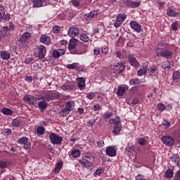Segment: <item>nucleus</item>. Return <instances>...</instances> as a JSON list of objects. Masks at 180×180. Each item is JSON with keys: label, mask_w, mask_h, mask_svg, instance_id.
Wrapping results in <instances>:
<instances>
[{"label": "nucleus", "mask_w": 180, "mask_h": 180, "mask_svg": "<svg viewBox=\"0 0 180 180\" xmlns=\"http://www.w3.org/2000/svg\"><path fill=\"white\" fill-rule=\"evenodd\" d=\"M156 54L158 57H163L164 58L169 59L174 56V53L171 51L164 50L161 48H157Z\"/></svg>", "instance_id": "obj_1"}, {"label": "nucleus", "mask_w": 180, "mask_h": 180, "mask_svg": "<svg viewBox=\"0 0 180 180\" xmlns=\"http://www.w3.org/2000/svg\"><path fill=\"white\" fill-rule=\"evenodd\" d=\"M39 60H43L46 58V54L47 53V49L43 45L37 46L36 48Z\"/></svg>", "instance_id": "obj_2"}, {"label": "nucleus", "mask_w": 180, "mask_h": 180, "mask_svg": "<svg viewBox=\"0 0 180 180\" xmlns=\"http://www.w3.org/2000/svg\"><path fill=\"white\" fill-rule=\"evenodd\" d=\"M49 139L52 144H61L63 141V137L57 135L56 133L52 132L49 135Z\"/></svg>", "instance_id": "obj_3"}, {"label": "nucleus", "mask_w": 180, "mask_h": 180, "mask_svg": "<svg viewBox=\"0 0 180 180\" xmlns=\"http://www.w3.org/2000/svg\"><path fill=\"white\" fill-rule=\"evenodd\" d=\"M162 143L167 147H172L175 144V139L170 136H163L162 138Z\"/></svg>", "instance_id": "obj_4"}, {"label": "nucleus", "mask_w": 180, "mask_h": 180, "mask_svg": "<svg viewBox=\"0 0 180 180\" xmlns=\"http://www.w3.org/2000/svg\"><path fill=\"white\" fill-rule=\"evenodd\" d=\"M126 20V15L125 14H119L114 22L115 27H120L122 23Z\"/></svg>", "instance_id": "obj_5"}, {"label": "nucleus", "mask_w": 180, "mask_h": 180, "mask_svg": "<svg viewBox=\"0 0 180 180\" xmlns=\"http://www.w3.org/2000/svg\"><path fill=\"white\" fill-rule=\"evenodd\" d=\"M105 153L108 157H116L117 148L115 146H108L106 148Z\"/></svg>", "instance_id": "obj_6"}, {"label": "nucleus", "mask_w": 180, "mask_h": 180, "mask_svg": "<svg viewBox=\"0 0 180 180\" xmlns=\"http://www.w3.org/2000/svg\"><path fill=\"white\" fill-rule=\"evenodd\" d=\"M31 2H32L33 8H41L47 5V1L45 0H31Z\"/></svg>", "instance_id": "obj_7"}, {"label": "nucleus", "mask_w": 180, "mask_h": 180, "mask_svg": "<svg viewBox=\"0 0 180 180\" xmlns=\"http://www.w3.org/2000/svg\"><path fill=\"white\" fill-rule=\"evenodd\" d=\"M129 25L131 29H133L137 33H140L141 32V25L139 24L137 22L132 20L130 22Z\"/></svg>", "instance_id": "obj_8"}, {"label": "nucleus", "mask_w": 180, "mask_h": 180, "mask_svg": "<svg viewBox=\"0 0 180 180\" xmlns=\"http://www.w3.org/2000/svg\"><path fill=\"white\" fill-rule=\"evenodd\" d=\"M25 102L32 106H36V101L34 100V96H25L23 97Z\"/></svg>", "instance_id": "obj_9"}, {"label": "nucleus", "mask_w": 180, "mask_h": 180, "mask_svg": "<svg viewBox=\"0 0 180 180\" xmlns=\"http://www.w3.org/2000/svg\"><path fill=\"white\" fill-rule=\"evenodd\" d=\"M128 60L129 61V64H131V65L135 68H137V67L140 65V63H139L137 59H136V57H134L133 55H129L128 56Z\"/></svg>", "instance_id": "obj_10"}, {"label": "nucleus", "mask_w": 180, "mask_h": 180, "mask_svg": "<svg viewBox=\"0 0 180 180\" xmlns=\"http://www.w3.org/2000/svg\"><path fill=\"white\" fill-rule=\"evenodd\" d=\"M79 164H81L82 167L89 168V167H92L94 162L88 160L87 159L82 158L79 160Z\"/></svg>", "instance_id": "obj_11"}, {"label": "nucleus", "mask_w": 180, "mask_h": 180, "mask_svg": "<svg viewBox=\"0 0 180 180\" xmlns=\"http://www.w3.org/2000/svg\"><path fill=\"white\" fill-rule=\"evenodd\" d=\"M68 34L70 37H75V36L79 34V29L75 27H71L68 30Z\"/></svg>", "instance_id": "obj_12"}, {"label": "nucleus", "mask_w": 180, "mask_h": 180, "mask_svg": "<svg viewBox=\"0 0 180 180\" xmlns=\"http://www.w3.org/2000/svg\"><path fill=\"white\" fill-rule=\"evenodd\" d=\"M125 66L123 64V62L117 63V65L114 67L115 71H117V74H122L123 71H124Z\"/></svg>", "instance_id": "obj_13"}, {"label": "nucleus", "mask_w": 180, "mask_h": 180, "mask_svg": "<svg viewBox=\"0 0 180 180\" xmlns=\"http://www.w3.org/2000/svg\"><path fill=\"white\" fill-rule=\"evenodd\" d=\"M65 54V50L58 49V50H54L53 51L52 56L53 58H58V57H61V56H64Z\"/></svg>", "instance_id": "obj_14"}, {"label": "nucleus", "mask_w": 180, "mask_h": 180, "mask_svg": "<svg viewBox=\"0 0 180 180\" xmlns=\"http://www.w3.org/2000/svg\"><path fill=\"white\" fill-rule=\"evenodd\" d=\"M179 154H174L172 157H170V161L173 162L174 165H179Z\"/></svg>", "instance_id": "obj_15"}, {"label": "nucleus", "mask_w": 180, "mask_h": 180, "mask_svg": "<svg viewBox=\"0 0 180 180\" xmlns=\"http://www.w3.org/2000/svg\"><path fill=\"white\" fill-rule=\"evenodd\" d=\"M77 44H78V40H77V39H70L69 42V46H68L70 51H72V50H74Z\"/></svg>", "instance_id": "obj_16"}, {"label": "nucleus", "mask_w": 180, "mask_h": 180, "mask_svg": "<svg viewBox=\"0 0 180 180\" xmlns=\"http://www.w3.org/2000/svg\"><path fill=\"white\" fill-rule=\"evenodd\" d=\"M41 43H43V44H46V46H49L51 44V41L50 38L46 35H42L40 38Z\"/></svg>", "instance_id": "obj_17"}, {"label": "nucleus", "mask_w": 180, "mask_h": 180, "mask_svg": "<svg viewBox=\"0 0 180 180\" xmlns=\"http://www.w3.org/2000/svg\"><path fill=\"white\" fill-rule=\"evenodd\" d=\"M125 2H126V5H127V6H131V8H137L140 6L141 4V2L140 1L136 2V1H130L129 0H127Z\"/></svg>", "instance_id": "obj_18"}, {"label": "nucleus", "mask_w": 180, "mask_h": 180, "mask_svg": "<svg viewBox=\"0 0 180 180\" xmlns=\"http://www.w3.org/2000/svg\"><path fill=\"white\" fill-rule=\"evenodd\" d=\"M120 130H122V124H117V125H114L112 133L117 136L120 133Z\"/></svg>", "instance_id": "obj_19"}, {"label": "nucleus", "mask_w": 180, "mask_h": 180, "mask_svg": "<svg viewBox=\"0 0 180 180\" xmlns=\"http://www.w3.org/2000/svg\"><path fill=\"white\" fill-rule=\"evenodd\" d=\"M30 37V33L25 32L20 38V41H21V43H26V41L29 40Z\"/></svg>", "instance_id": "obj_20"}, {"label": "nucleus", "mask_w": 180, "mask_h": 180, "mask_svg": "<svg viewBox=\"0 0 180 180\" xmlns=\"http://www.w3.org/2000/svg\"><path fill=\"white\" fill-rule=\"evenodd\" d=\"M108 123H110V124H120V117H119V116L115 117V118H111L109 120Z\"/></svg>", "instance_id": "obj_21"}, {"label": "nucleus", "mask_w": 180, "mask_h": 180, "mask_svg": "<svg viewBox=\"0 0 180 180\" xmlns=\"http://www.w3.org/2000/svg\"><path fill=\"white\" fill-rule=\"evenodd\" d=\"M0 56L3 60H9L11 58V54L6 51H1Z\"/></svg>", "instance_id": "obj_22"}, {"label": "nucleus", "mask_w": 180, "mask_h": 180, "mask_svg": "<svg viewBox=\"0 0 180 180\" xmlns=\"http://www.w3.org/2000/svg\"><path fill=\"white\" fill-rule=\"evenodd\" d=\"M44 101L46 102H50L53 101V97L51 96V91H47L44 94Z\"/></svg>", "instance_id": "obj_23"}, {"label": "nucleus", "mask_w": 180, "mask_h": 180, "mask_svg": "<svg viewBox=\"0 0 180 180\" xmlns=\"http://www.w3.org/2000/svg\"><path fill=\"white\" fill-rule=\"evenodd\" d=\"M167 15L172 18H175L176 16H178L179 15V13H178V12H175V11H174V9L169 8L167 11Z\"/></svg>", "instance_id": "obj_24"}, {"label": "nucleus", "mask_w": 180, "mask_h": 180, "mask_svg": "<svg viewBox=\"0 0 180 180\" xmlns=\"http://www.w3.org/2000/svg\"><path fill=\"white\" fill-rule=\"evenodd\" d=\"M75 106V103L74 101H68L66 103V105L65 108H66L69 112H71L74 110V107Z\"/></svg>", "instance_id": "obj_25"}, {"label": "nucleus", "mask_w": 180, "mask_h": 180, "mask_svg": "<svg viewBox=\"0 0 180 180\" xmlns=\"http://www.w3.org/2000/svg\"><path fill=\"white\" fill-rule=\"evenodd\" d=\"M124 92H126V88L123 86H118L117 91V96H123V95H124Z\"/></svg>", "instance_id": "obj_26"}, {"label": "nucleus", "mask_w": 180, "mask_h": 180, "mask_svg": "<svg viewBox=\"0 0 180 180\" xmlns=\"http://www.w3.org/2000/svg\"><path fill=\"white\" fill-rule=\"evenodd\" d=\"M78 86L79 89H82L85 88V79L83 77L77 78Z\"/></svg>", "instance_id": "obj_27"}, {"label": "nucleus", "mask_w": 180, "mask_h": 180, "mask_svg": "<svg viewBox=\"0 0 180 180\" xmlns=\"http://www.w3.org/2000/svg\"><path fill=\"white\" fill-rule=\"evenodd\" d=\"M165 178L171 179L172 176H174V169H168L167 171L165 172Z\"/></svg>", "instance_id": "obj_28"}, {"label": "nucleus", "mask_w": 180, "mask_h": 180, "mask_svg": "<svg viewBox=\"0 0 180 180\" xmlns=\"http://www.w3.org/2000/svg\"><path fill=\"white\" fill-rule=\"evenodd\" d=\"M148 68L147 67H143V68L140 69L137 72V75L138 77H143V75H146L147 74Z\"/></svg>", "instance_id": "obj_29"}, {"label": "nucleus", "mask_w": 180, "mask_h": 180, "mask_svg": "<svg viewBox=\"0 0 180 180\" xmlns=\"http://www.w3.org/2000/svg\"><path fill=\"white\" fill-rule=\"evenodd\" d=\"M47 106H48L47 103H46V101H40L38 103V108L41 111L44 110L47 108Z\"/></svg>", "instance_id": "obj_30"}, {"label": "nucleus", "mask_w": 180, "mask_h": 180, "mask_svg": "<svg viewBox=\"0 0 180 180\" xmlns=\"http://www.w3.org/2000/svg\"><path fill=\"white\" fill-rule=\"evenodd\" d=\"M8 26L4 27L2 30H0V40L1 39L5 37V36H8Z\"/></svg>", "instance_id": "obj_31"}, {"label": "nucleus", "mask_w": 180, "mask_h": 180, "mask_svg": "<svg viewBox=\"0 0 180 180\" xmlns=\"http://www.w3.org/2000/svg\"><path fill=\"white\" fill-rule=\"evenodd\" d=\"M81 155V151L78 149L72 150L71 152V156L72 158H78Z\"/></svg>", "instance_id": "obj_32"}, {"label": "nucleus", "mask_w": 180, "mask_h": 180, "mask_svg": "<svg viewBox=\"0 0 180 180\" xmlns=\"http://www.w3.org/2000/svg\"><path fill=\"white\" fill-rule=\"evenodd\" d=\"M28 141H29V139H27V137L23 136V137L20 138L18 140L17 143L18 144H20L21 146L22 145L25 146V144H26Z\"/></svg>", "instance_id": "obj_33"}, {"label": "nucleus", "mask_w": 180, "mask_h": 180, "mask_svg": "<svg viewBox=\"0 0 180 180\" xmlns=\"http://www.w3.org/2000/svg\"><path fill=\"white\" fill-rule=\"evenodd\" d=\"M1 113L8 116L9 115H12L13 113V111L8 108H4L1 110Z\"/></svg>", "instance_id": "obj_34"}, {"label": "nucleus", "mask_w": 180, "mask_h": 180, "mask_svg": "<svg viewBox=\"0 0 180 180\" xmlns=\"http://www.w3.org/2000/svg\"><path fill=\"white\" fill-rule=\"evenodd\" d=\"M51 97L52 101H54L55 99H60V93L57 91H51Z\"/></svg>", "instance_id": "obj_35"}, {"label": "nucleus", "mask_w": 180, "mask_h": 180, "mask_svg": "<svg viewBox=\"0 0 180 180\" xmlns=\"http://www.w3.org/2000/svg\"><path fill=\"white\" fill-rule=\"evenodd\" d=\"M141 80L139 79H131L129 80V85H140Z\"/></svg>", "instance_id": "obj_36"}, {"label": "nucleus", "mask_w": 180, "mask_h": 180, "mask_svg": "<svg viewBox=\"0 0 180 180\" xmlns=\"http://www.w3.org/2000/svg\"><path fill=\"white\" fill-rule=\"evenodd\" d=\"M70 112L66 107H65V108H63L60 112L59 115L60 116H62V117H65V116H67L68 115H70Z\"/></svg>", "instance_id": "obj_37"}, {"label": "nucleus", "mask_w": 180, "mask_h": 180, "mask_svg": "<svg viewBox=\"0 0 180 180\" xmlns=\"http://www.w3.org/2000/svg\"><path fill=\"white\" fill-rule=\"evenodd\" d=\"M80 40L84 43H87V41L89 40V37L86 34L83 33L80 34Z\"/></svg>", "instance_id": "obj_38"}, {"label": "nucleus", "mask_w": 180, "mask_h": 180, "mask_svg": "<svg viewBox=\"0 0 180 180\" xmlns=\"http://www.w3.org/2000/svg\"><path fill=\"white\" fill-rule=\"evenodd\" d=\"M172 67H174L172 62L167 61L164 65L162 66V68H163V70H167L171 68Z\"/></svg>", "instance_id": "obj_39"}, {"label": "nucleus", "mask_w": 180, "mask_h": 180, "mask_svg": "<svg viewBox=\"0 0 180 180\" xmlns=\"http://www.w3.org/2000/svg\"><path fill=\"white\" fill-rule=\"evenodd\" d=\"M61 168H63V162H59L58 163H56V166H55V172H60V171L61 170Z\"/></svg>", "instance_id": "obj_40"}, {"label": "nucleus", "mask_w": 180, "mask_h": 180, "mask_svg": "<svg viewBox=\"0 0 180 180\" xmlns=\"http://www.w3.org/2000/svg\"><path fill=\"white\" fill-rule=\"evenodd\" d=\"M45 129L44 127H37V134H39V136H42V134H44Z\"/></svg>", "instance_id": "obj_41"}, {"label": "nucleus", "mask_w": 180, "mask_h": 180, "mask_svg": "<svg viewBox=\"0 0 180 180\" xmlns=\"http://www.w3.org/2000/svg\"><path fill=\"white\" fill-rule=\"evenodd\" d=\"M11 125L13 127H19V126H20V121L18 119H14L12 121Z\"/></svg>", "instance_id": "obj_42"}, {"label": "nucleus", "mask_w": 180, "mask_h": 180, "mask_svg": "<svg viewBox=\"0 0 180 180\" xmlns=\"http://www.w3.org/2000/svg\"><path fill=\"white\" fill-rule=\"evenodd\" d=\"M77 65L78 63H73L72 64L67 65L66 68L68 70H75Z\"/></svg>", "instance_id": "obj_43"}, {"label": "nucleus", "mask_w": 180, "mask_h": 180, "mask_svg": "<svg viewBox=\"0 0 180 180\" xmlns=\"http://www.w3.org/2000/svg\"><path fill=\"white\" fill-rule=\"evenodd\" d=\"M157 109L159 110V112H164V110L166 109V107L164 104L160 103L157 105Z\"/></svg>", "instance_id": "obj_44"}, {"label": "nucleus", "mask_w": 180, "mask_h": 180, "mask_svg": "<svg viewBox=\"0 0 180 180\" xmlns=\"http://www.w3.org/2000/svg\"><path fill=\"white\" fill-rule=\"evenodd\" d=\"M138 144H139V146H146V143H147V140L145 138H141L139 139H138L137 141Z\"/></svg>", "instance_id": "obj_45"}, {"label": "nucleus", "mask_w": 180, "mask_h": 180, "mask_svg": "<svg viewBox=\"0 0 180 180\" xmlns=\"http://www.w3.org/2000/svg\"><path fill=\"white\" fill-rule=\"evenodd\" d=\"M15 29V25H13V22L9 23V27H7V30L6 32H7V36L9 34V32H12Z\"/></svg>", "instance_id": "obj_46"}, {"label": "nucleus", "mask_w": 180, "mask_h": 180, "mask_svg": "<svg viewBox=\"0 0 180 180\" xmlns=\"http://www.w3.org/2000/svg\"><path fill=\"white\" fill-rule=\"evenodd\" d=\"M112 116H113V112H107L103 115V117H104V119H105V120H108V119H110Z\"/></svg>", "instance_id": "obj_47"}, {"label": "nucleus", "mask_w": 180, "mask_h": 180, "mask_svg": "<svg viewBox=\"0 0 180 180\" xmlns=\"http://www.w3.org/2000/svg\"><path fill=\"white\" fill-rule=\"evenodd\" d=\"M61 89H63V91H70L72 89V86L63 84L61 86Z\"/></svg>", "instance_id": "obj_48"}, {"label": "nucleus", "mask_w": 180, "mask_h": 180, "mask_svg": "<svg viewBox=\"0 0 180 180\" xmlns=\"http://www.w3.org/2000/svg\"><path fill=\"white\" fill-rule=\"evenodd\" d=\"M95 96H96L95 95V93H94V92L88 93L86 94L87 99H89L90 101H91V99H94Z\"/></svg>", "instance_id": "obj_49"}, {"label": "nucleus", "mask_w": 180, "mask_h": 180, "mask_svg": "<svg viewBox=\"0 0 180 180\" xmlns=\"http://www.w3.org/2000/svg\"><path fill=\"white\" fill-rule=\"evenodd\" d=\"M34 96V100H35V103L37 102V101H44V95L43 96L39 95V96Z\"/></svg>", "instance_id": "obj_50"}, {"label": "nucleus", "mask_w": 180, "mask_h": 180, "mask_svg": "<svg viewBox=\"0 0 180 180\" xmlns=\"http://www.w3.org/2000/svg\"><path fill=\"white\" fill-rule=\"evenodd\" d=\"M2 19L4 22H8L9 19H11V15L9 13L5 14L4 13V15H3Z\"/></svg>", "instance_id": "obj_51"}, {"label": "nucleus", "mask_w": 180, "mask_h": 180, "mask_svg": "<svg viewBox=\"0 0 180 180\" xmlns=\"http://www.w3.org/2000/svg\"><path fill=\"white\" fill-rule=\"evenodd\" d=\"M180 72L176 71L173 73V79H179Z\"/></svg>", "instance_id": "obj_52"}, {"label": "nucleus", "mask_w": 180, "mask_h": 180, "mask_svg": "<svg viewBox=\"0 0 180 180\" xmlns=\"http://www.w3.org/2000/svg\"><path fill=\"white\" fill-rule=\"evenodd\" d=\"M162 126H164L165 127L168 128L171 126V123H169V121L165 120L162 123Z\"/></svg>", "instance_id": "obj_53"}, {"label": "nucleus", "mask_w": 180, "mask_h": 180, "mask_svg": "<svg viewBox=\"0 0 180 180\" xmlns=\"http://www.w3.org/2000/svg\"><path fill=\"white\" fill-rule=\"evenodd\" d=\"M12 133V130L11 129H6L3 131L4 136H9Z\"/></svg>", "instance_id": "obj_54"}, {"label": "nucleus", "mask_w": 180, "mask_h": 180, "mask_svg": "<svg viewBox=\"0 0 180 180\" xmlns=\"http://www.w3.org/2000/svg\"><path fill=\"white\" fill-rule=\"evenodd\" d=\"M84 53H85V51H79L78 49H75L73 51H72V54L81 55V54H84Z\"/></svg>", "instance_id": "obj_55"}, {"label": "nucleus", "mask_w": 180, "mask_h": 180, "mask_svg": "<svg viewBox=\"0 0 180 180\" xmlns=\"http://www.w3.org/2000/svg\"><path fill=\"white\" fill-rule=\"evenodd\" d=\"M8 167V162L0 161V168L5 169Z\"/></svg>", "instance_id": "obj_56"}, {"label": "nucleus", "mask_w": 180, "mask_h": 180, "mask_svg": "<svg viewBox=\"0 0 180 180\" xmlns=\"http://www.w3.org/2000/svg\"><path fill=\"white\" fill-rule=\"evenodd\" d=\"M60 30H61V27H60V26L58 25H55L53 27V33H58V32H60Z\"/></svg>", "instance_id": "obj_57"}, {"label": "nucleus", "mask_w": 180, "mask_h": 180, "mask_svg": "<svg viewBox=\"0 0 180 180\" xmlns=\"http://www.w3.org/2000/svg\"><path fill=\"white\" fill-rule=\"evenodd\" d=\"M96 15H98V13L96 11H93V12L91 11L88 15V18H90V19H92V18H95Z\"/></svg>", "instance_id": "obj_58"}, {"label": "nucleus", "mask_w": 180, "mask_h": 180, "mask_svg": "<svg viewBox=\"0 0 180 180\" xmlns=\"http://www.w3.org/2000/svg\"><path fill=\"white\" fill-rule=\"evenodd\" d=\"M101 51L103 54H108V51H109V49H108L106 46H103L101 47Z\"/></svg>", "instance_id": "obj_59"}, {"label": "nucleus", "mask_w": 180, "mask_h": 180, "mask_svg": "<svg viewBox=\"0 0 180 180\" xmlns=\"http://www.w3.org/2000/svg\"><path fill=\"white\" fill-rule=\"evenodd\" d=\"M172 30H178V22H174L172 24Z\"/></svg>", "instance_id": "obj_60"}, {"label": "nucleus", "mask_w": 180, "mask_h": 180, "mask_svg": "<svg viewBox=\"0 0 180 180\" xmlns=\"http://www.w3.org/2000/svg\"><path fill=\"white\" fill-rule=\"evenodd\" d=\"M174 180H180V169L176 172Z\"/></svg>", "instance_id": "obj_61"}, {"label": "nucleus", "mask_w": 180, "mask_h": 180, "mask_svg": "<svg viewBox=\"0 0 180 180\" xmlns=\"http://www.w3.org/2000/svg\"><path fill=\"white\" fill-rule=\"evenodd\" d=\"M72 4L73 6H75L76 8H78V6H79V1L78 0H72Z\"/></svg>", "instance_id": "obj_62"}, {"label": "nucleus", "mask_w": 180, "mask_h": 180, "mask_svg": "<svg viewBox=\"0 0 180 180\" xmlns=\"http://www.w3.org/2000/svg\"><path fill=\"white\" fill-rule=\"evenodd\" d=\"M87 124L89 127H92L95 124V120H90L89 121L87 122Z\"/></svg>", "instance_id": "obj_63"}, {"label": "nucleus", "mask_w": 180, "mask_h": 180, "mask_svg": "<svg viewBox=\"0 0 180 180\" xmlns=\"http://www.w3.org/2000/svg\"><path fill=\"white\" fill-rule=\"evenodd\" d=\"M32 147V144L30 143H26L24 144V149L25 150H30V148H31Z\"/></svg>", "instance_id": "obj_64"}]
</instances>
